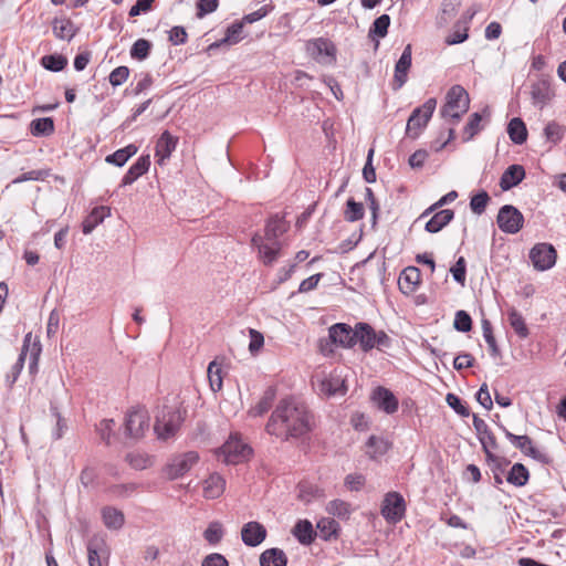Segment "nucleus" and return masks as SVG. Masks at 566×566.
Instances as JSON below:
<instances>
[{
	"label": "nucleus",
	"instance_id": "f257e3e1",
	"mask_svg": "<svg viewBox=\"0 0 566 566\" xmlns=\"http://www.w3.org/2000/svg\"><path fill=\"white\" fill-rule=\"evenodd\" d=\"M312 415L303 402L282 399L273 410L265 430L282 441L301 438L312 430Z\"/></svg>",
	"mask_w": 566,
	"mask_h": 566
},
{
	"label": "nucleus",
	"instance_id": "f03ea898",
	"mask_svg": "<svg viewBox=\"0 0 566 566\" xmlns=\"http://www.w3.org/2000/svg\"><path fill=\"white\" fill-rule=\"evenodd\" d=\"M186 417V409L177 405H164L156 415L154 430L158 439L167 440L176 434Z\"/></svg>",
	"mask_w": 566,
	"mask_h": 566
},
{
	"label": "nucleus",
	"instance_id": "7ed1b4c3",
	"mask_svg": "<svg viewBox=\"0 0 566 566\" xmlns=\"http://www.w3.org/2000/svg\"><path fill=\"white\" fill-rule=\"evenodd\" d=\"M469 104L468 92L461 85H453L447 93L446 103L441 107L440 114L450 124L457 125L469 109Z\"/></svg>",
	"mask_w": 566,
	"mask_h": 566
},
{
	"label": "nucleus",
	"instance_id": "20e7f679",
	"mask_svg": "<svg viewBox=\"0 0 566 566\" xmlns=\"http://www.w3.org/2000/svg\"><path fill=\"white\" fill-rule=\"evenodd\" d=\"M437 106V99L431 97L427 99L421 106L416 107L407 120L406 136L411 139H417L423 128L431 119Z\"/></svg>",
	"mask_w": 566,
	"mask_h": 566
},
{
	"label": "nucleus",
	"instance_id": "39448f33",
	"mask_svg": "<svg viewBox=\"0 0 566 566\" xmlns=\"http://www.w3.org/2000/svg\"><path fill=\"white\" fill-rule=\"evenodd\" d=\"M252 453V448L244 443L237 433L231 434L219 449V455H223V461L227 464H238L247 461Z\"/></svg>",
	"mask_w": 566,
	"mask_h": 566
},
{
	"label": "nucleus",
	"instance_id": "423d86ee",
	"mask_svg": "<svg viewBox=\"0 0 566 566\" xmlns=\"http://www.w3.org/2000/svg\"><path fill=\"white\" fill-rule=\"evenodd\" d=\"M149 428V415L145 408L136 407L130 409L124 422L126 438L138 440L145 436Z\"/></svg>",
	"mask_w": 566,
	"mask_h": 566
},
{
	"label": "nucleus",
	"instance_id": "0eeeda50",
	"mask_svg": "<svg viewBox=\"0 0 566 566\" xmlns=\"http://www.w3.org/2000/svg\"><path fill=\"white\" fill-rule=\"evenodd\" d=\"M306 52L317 63L332 64L336 61V46L326 38H316L306 42Z\"/></svg>",
	"mask_w": 566,
	"mask_h": 566
},
{
	"label": "nucleus",
	"instance_id": "6e6552de",
	"mask_svg": "<svg viewBox=\"0 0 566 566\" xmlns=\"http://www.w3.org/2000/svg\"><path fill=\"white\" fill-rule=\"evenodd\" d=\"M496 223L504 233L515 234L524 226V216L516 207L504 205L497 212Z\"/></svg>",
	"mask_w": 566,
	"mask_h": 566
},
{
	"label": "nucleus",
	"instance_id": "1a4fd4ad",
	"mask_svg": "<svg viewBox=\"0 0 566 566\" xmlns=\"http://www.w3.org/2000/svg\"><path fill=\"white\" fill-rule=\"evenodd\" d=\"M381 515L390 524H397L406 514V501L403 496L396 492H388L381 504Z\"/></svg>",
	"mask_w": 566,
	"mask_h": 566
},
{
	"label": "nucleus",
	"instance_id": "9d476101",
	"mask_svg": "<svg viewBox=\"0 0 566 566\" xmlns=\"http://www.w3.org/2000/svg\"><path fill=\"white\" fill-rule=\"evenodd\" d=\"M528 256L535 270L546 271L555 265L557 251L553 244L541 242L530 250Z\"/></svg>",
	"mask_w": 566,
	"mask_h": 566
},
{
	"label": "nucleus",
	"instance_id": "9b49d317",
	"mask_svg": "<svg viewBox=\"0 0 566 566\" xmlns=\"http://www.w3.org/2000/svg\"><path fill=\"white\" fill-rule=\"evenodd\" d=\"M473 427L486 455V461H495L496 455L492 452L499 448L495 436L490 430L486 422L476 415H473Z\"/></svg>",
	"mask_w": 566,
	"mask_h": 566
},
{
	"label": "nucleus",
	"instance_id": "f8f14e48",
	"mask_svg": "<svg viewBox=\"0 0 566 566\" xmlns=\"http://www.w3.org/2000/svg\"><path fill=\"white\" fill-rule=\"evenodd\" d=\"M199 454L196 451H189L171 460L165 468V474L169 480H176L184 476L197 462Z\"/></svg>",
	"mask_w": 566,
	"mask_h": 566
},
{
	"label": "nucleus",
	"instance_id": "ddd939ff",
	"mask_svg": "<svg viewBox=\"0 0 566 566\" xmlns=\"http://www.w3.org/2000/svg\"><path fill=\"white\" fill-rule=\"evenodd\" d=\"M370 399L379 410L387 415H392L398 410L399 401L397 397L386 387H376L371 392Z\"/></svg>",
	"mask_w": 566,
	"mask_h": 566
},
{
	"label": "nucleus",
	"instance_id": "4468645a",
	"mask_svg": "<svg viewBox=\"0 0 566 566\" xmlns=\"http://www.w3.org/2000/svg\"><path fill=\"white\" fill-rule=\"evenodd\" d=\"M319 390L327 397L336 395H345L348 390L346 384V376L343 375L342 370L334 369L331 375L321 380Z\"/></svg>",
	"mask_w": 566,
	"mask_h": 566
},
{
	"label": "nucleus",
	"instance_id": "2eb2a0df",
	"mask_svg": "<svg viewBox=\"0 0 566 566\" xmlns=\"http://www.w3.org/2000/svg\"><path fill=\"white\" fill-rule=\"evenodd\" d=\"M331 342L344 348L355 346V329L346 323H336L328 328Z\"/></svg>",
	"mask_w": 566,
	"mask_h": 566
},
{
	"label": "nucleus",
	"instance_id": "dca6fc26",
	"mask_svg": "<svg viewBox=\"0 0 566 566\" xmlns=\"http://www.w3.org/2000/svg\"><path fill=\"white\" fill-rule=\"evenodd\" d=\"M412 48L407 44L395 65L394 90L401 88L408 80V72L411 67Z\"/></svg>",
	"mask_w": 566,
	"mask_h": 566
},
{
	"label": "nucleus",
	"instance_id": "f3484780",
	"mask_svg": "<svg viewBox=\"0 0 566 566\" xmlns=\"http://www.w3.org/2000/svg\"><path fill=\"white\" fill-rule=\"evenodd\" d=\"M268 532L263 524L256 521L245 523L241 528L242 542L249 547H256L266 538Z\"/></svg>",
	"mask_w": 566,
	"mask_h": 566
},
{
	"label": "nucleus",
	"instance_id": "a211bd4d",
	"mask_svg": "<svg viewBox=\"0 0 566 566\" xmlns=\"http://www.w3.org/2000/svg\"><path fill=\"white\" fill-rule=\"evenodd\" d=\"M178 144V138L172 136L169 130H164L156 143L155 157L157 164L163 166L170 158Z\"/></svg>",
	"mask_w": 566,
	"mask_h": 566
},
{
	"label": "nucleus",
	"instance_id": "6ab92c4d",
	"mask_svg": "<svg viewBox=\"0 0 566 566\" xmlns=\"http://www.w3.org/2000/svg\"><path fill=\"white\" fill-rule=\"evenodd\" d=\"M421 282V271L417 266H407L399 276L398 286L405 295L412 294Z\"/></svg>",
	"mask_w": 566,
	"mask_h": 566
},
{
	"label": "nucleus",
	"instance_id": "aec40b11",
	"mask_svg": "<svg viewBox=\"0 0 566 566\" xmlns=\"http://www.w3.org/2000/svg\"><path fill=\"white\" fill-rule=\"evenodd\" d=\"M525 169L522 165L514 164L509 166L500 178V187L503 191L511 190L520 185L525 178Z\"/></svg>",
	"mask_w": 566,
	"mask_h": 566
},
{
	"label": "nucleus",
	"instance_id": "412c9836",
	"mask_svg": "<svg viewBox=\"0 0 566 566\" xmlns=\"http://www.w3.org/2000/svg\"><path fill=\"white\" fill-rule=\"evenodd\" d=\"M376 331L365 322L357 323L355 326V344L359 343L363 352L367 353L374 348Z\"/></svg>",
	"mask_w": 566,
	"mask_h": 566
},
{
	"label": "nucleus",
	"instance_id": "4be33fe9",
	"mask_svg": "<svg viewBox=\"0 0 566 566\" xmlns=\"http://www.w3.org/2000/svg\"><path fill=\"white\" fill-rule=\"evenodd\" d=\"M150 167V156L142 155L126 171L124 175L120 186H129L134 184L139 177L145 175Z\"/></svg>",
	"mask_w": 566,
	"mask_h": 566
},
{
	"label": "nucleus",
	"instance_id": "5701e85b",
	"mask_svg": "<svg viewBox=\"0 0 566 566\" xmlns=\"http://www.w3.org/2000/svg\"><path fill=\"white\" fill-rule=\"evenodd\" d=\"M289 229V226L284 219V217L280 214H273L271 216L265 224V240L266 241H273V242H280L279 238L283 235Z\"/></svg>",
	"mask_w": 566,
	"mask_h": 566
},
{
	"label": "nucleus",
	"instance_id": "b1692460",
	"mask_svg": "<svg viewBox=\"0 0 566 566\" xmlns=\"http://www.w3.org/2000/svg\"><path fill=\"white\" fill-rule=\"evenodd\" d=\"M111 216V208L106 206H97L85 217L82 222V231L84 234H90L93 230L102 223L105 218Z\"/></svg>",
	"mask_w": 566,
	"mask_h": 566
},
{
	"label": "nucleus",
	"instance_id": "393cba45",
	"mask_svg": "<svg viewBox=\"0 0 566 566\" xmlns=\"http://www.w3.org/2000/svg\"><path fill=\"white\" fill-rule=\"evenodd\" d=\"M454 218V211L451 209L439 210L427 221L424 230L429 233H438L448 226Z\"/></svg>",
	"mask_w": 566,
	"mask_h": 566
},
{
	"label": "nucleus",
	"instance_id": "a878e982",
	"mask_svg": "<svg viewBox=\"0 0 566 566\" xmlns=\"http://www.w3.org/2000/svg\"><path fill=\"white\" fill-rule=\"evenodd\" d=\"M292 534L300 544L305 546L311 545L317 535L313 524L308 520L297 521L292 530Z\"/></svg>",
	"mask_w": 566,
	"mask_h": 566
},
{
	"label": "nucleus",
	"instance_id": "bb28decb",
	"mask_svg": "<svg viewBox=\"0 0 566 566\" xmlns=\"http://www.w3.org/2000/svg\"><path fill=\"white\" fill-rule=\"evenodd\" d=\"M52 30L55 38L66 41H71L77 32V29L70 18H54L52 21Z\"/></svg>",
	"mask_w": 566,
	"mask_h": 566
},
{
	"label": "nucleus",
	"instance_id": "cd10ccee",
	"mask_svg": "<svg viewBox=\"0 0 566 566\" xmlns=\"http://www.w3.org/2000/svg\"><path fill=\"white\" fill-rule=\"evenodd\" d=\"M316 530L318 532V536L323 541H332L337 539L340 533V525L337 521L332 517H322L316 523Z\"/></svg>",
	"mask_w": 566,
	"mask_h": 566
},
{
	"label": "nucleus",
	"instance_id": "c85d7f7f",
	"mask_svg": "<svg viewBox=\"0 0 566 566\" xmlns=\"http://www.w3.org/2000/svg\"><path fill=\"white\" fill-rule=\"evenodd\" d=\"M226 481L219 473H212L205 480L203 495L206 499H218L224 491Z\"/></svg>",
	"mask_w": 566,
	"mask_h": 566
},
{
	"label": "nucleus",
	"instance_id": "c756f323",
	"mask_svg": "<svg viewBox=\"0 0 566 566\" xmlns=\"http://www.w3.org/2000/svg\"><path fill=\"white\" fill-rule=\"evenodd\" d=\"M531 95L533 104L543 107L553 96L548 81L539 80L533 83Z\"/></svg>",
	"mask_w": 566,
	"mask_h": 566
},
{
	"label": "nucleus",
	"instance_id": "7c9ffc66",
	"mask_svg": "<svg viewBox=\"0 0 566 566\" xmlns=\"http://www.w3.org/2000/svg\"><path fill=\"white\" fill-rule=\"evenodd\" d=\"M390 25V17L386 13L376 18L373 24L369 28L368 36L371 40H376L375 50L379 46V41L377 39H382L387 35L388 29Z\"/></svg>",
	"mask_w": 566,
	"mask_h": 566
},
{
	"label": "nucleus",
	"instance_id": "2f4dec72",
	"mask_svg": "<svg viewBox=\"0 0 566 566\" xmlns=\"http://www.w3.org/2000/svg\"><path fill=\"white\" fill-rule=\"evenodd\" d=\"M507 134L515 145H523L527 140V128L520 117L512 118L507 124Z\"/></svg>",
	"mask_w": 566,
	"mask_h": 566
},
{
	"label": "nucleus",
	"instance_id": "473e14b6",
	"mask_svg": "<svg viewBox=\"0 0 566 566\" xmlns=\"http://www.w3.org/2000/svg\"><path fill=\"white\" fill-rule=\"evenodd\" d=\"M260 565L261 566H286L287 565V556L281 548H277V547L268 548L260 555Z\"/></svg>",
	"mask_w": 566,
	"mask_h": 566
},
{
	"label": "nucleus",
	"instance_id": "72a5a7b5",
	"mask_svg": "<svg viewBox=\"0 0 566 566\" xmlns=\"http://www.w3.org/2000/svg\"><path fill=\"white\" fill-rule=\"evenodd\" d=\"M137 151L138 147L134 144H129L107 155L105 161L116 167H123Z\"/></svg>",
	"mask_w": 566,
	"mask_h": 566
},
{
	"label": "nucleus",
	"instance_id": "f704fd0d",
	"mask_svg": "<svg viewBox=\"0 0 566 566\" xmlns=\"http://www.w3.org/2000/svg\"><path fill=\"white\" fill-rule=\"evenodd\" d=\"M102 518L105 526L109 530H119L125 523L124 513L113 506L102 509Z\"/></svg>",
	"mask_w": 566,
	"mask_h": 566
},
{
	"label": "nucleus",
	"instance_id": "c9c22d12",
	"mask_svg": "<svg viewBox=\"0 0 566 566\" xmlns=\"http://www.w3.org/2000/svg\"><path fill=\"white\" fill-rule=\"evenodd\" d=\"M528 480L530 472L527 468L522 463L513 464L506 475V481L517 488L526 485Z\"/></svg>",
	"mask_w": 566,
	"mask_h": 566
},
{
	"label": "nucleus",
	"instance_id": "e433bc0d",
	"mask_svg": "<svg viewBox=\"0 0 566 566\" xmlns=\"http://www.w3.org/2000/svg\"><path fill=\"white\" fill-rule=\"evenodd\" d=\"M483 114L490 115L489 108L485 107L482 113L475 112L470 115L469 120L463 129V140L468 142L472 139L481 129V122L483 119Z\"/></svg>",
	"mask_w": 566,
	"mask_h": 566
},
{
	"label": "nucleus",
	"instance_id": "4c0bfd02",
	"mask_svg": "<svg viewBox=\"0 0 566 566\" xmlns=\"http://www.w3.org/2000/svg\"><path fill=\"white\" fill-rule=\"evenodd\" d=\"M30 133L35 137H46L54 133V120L51 117L35 118L30 123Z\"/></svg>",
	"mask_w": 566,
	"mask_h": 566
},
{
	"label": "nucleus",
	"instance_id": "58836bf2",
	"mask_svg": "<svg viewBox=\"0 0 566 566\" xmlns=\"http://www.w3.org/2000/svg\"><path fill=\"white\" fill-rule=\"evenodd\" d=\"M462 0H443L440 13L437 18L439 25L448 24L458 13Z\"/></svg>",
	"mask_w": 566,
	"mask_h": 566
},
{
	"label": "nucleus",
	"instance_id": "ea45409f",
	"mask_svg": "<svg viewBox=\"0 0 566 566\" xmlns=\"http://www.w3.org/2000/svg\"><path fill=\"white\" fill-rule=\"evenodd\" d=\"M276 390L273 387H269L260 401L249 410V415L252 417H260L268 412L275 399Z\"/></svg>",
	"mask_w": 566,
	"mask_h": 566
},
{
	"label": "nucleus",
	"instance_id": "a19ab883",
	"mask_svg": "<svg viewBox=\"0 0 566 566\" xmlns=\"http://www.w3.org/2000/svg\"><path fill=\"white\" fill-rule=\"evenodd\" d=\"M326 512L342 521H347L350 517L353 509L350 503L336 499L327 503Z\"/></svg>",
	"mask_w": 566,
	"mask_h": 566
},
{
	"label": "nucleus",
	"instance_id": "79ce46f5",
	"mask_svg": "<svg viewBox=\"0 0 566 566\" xmlns=\"http://www.w3.org/2000/svg\"><path fill=\"white\" fill-rule=\"evenodd\" d=\"M507 318L511 327L520 338L525 339L528 337L530 329L525 323L524 317L517 310L511 308L507 312Z\"/></svg>",
	"mask_w": 566,
	"mask_h": 566
},
{
	"label": "nucleus",
	"instance_id": "37998d69",
	"mask_svg": "<svg viewBox=\"0 0 566 566\" xmlns=\"http://www.w3.org/2000/svg\"><path fill=\"white\" fill-rule=\"evenodd\" d=\"M482 332L483 337L488 344L489 353L493 358H502V352L496 343L495 336L493 334V327L489 319H482Z\"/></svg>",
	"mask_w": 566,
	"mask_h": 566
},
{
	"label": "nucleus",
	"instance_id": "c03bdc74",
	"mask_svg": "<svg viewBox=\"0 0 566 566\" xmlns=\"http://www.w3.org/2000/svg\"><path fill=\"white\" fill-rule=\"evenodd\" d=\"M207 374L211 390L214 392L221 390L223 385V377L221 365L217 361V359L209 364Z\"/></svg>",
	"mask_w": 566,
	"mask_h": 566
},
{
	"label": "nucleus",
	"instance_id": "a18cd8bd",
	"mask_svg": "<svg viewBox=\"0 0 566 566\" xmlns=\"http://www.w3.org/2000/svg\"><path fill=\"white\" fill-rule=\"evenodd\" d=\"M281 243L266 241L259 250V255L265 265H271L279 256Z\"/></svg>",
	"mask_w": 566,
	"mask_h": 566
},
{
	"label": "nucleus",
	"instance_id": "49530a36",
	"mask_svg": "<svg viewBox=\"0 0 566 566\" xmlns=\"http://www.w3.org/2000/svg\"><path fill=\"white\" fill-rule=\"evenodd\" d=\"M365 210L361 202L356 201L354 198H348L344 211V218L348 222H356L364 218Z\"/></svg>",
	"mask_w": 566,
	"mask_h": 566
},
{
	"label": "nucleus",
	"instance_id": "de8ad7c7",
	"mask_svg": "<svg viewBox=\"0 0 566 566\" xmlns=\"http://www.w3.org/2000/svg\"><path fill=\"white\" fill-rule=\"evenodd\" d=\"M41 65L51 72H60L67 65V59L62 54H48L42 56Z\"/></svg>",
	"mask_w": 566,
	"mask_h": 566
},
{
	"label": "nucleus",
	"instance_id": "09e8293b",
	"mask_svg": "<svg viewBox=\"0 0 566 566\" xmlns=\"http://www.w3.org/2000/svg\"><path fill=\"white\" fill-rule=\"evenodd\" d=\"M153 43L146 39H138L130 48V56L137 61L146 60L151 52Z\"/></svg>",
	"mask_w": 566,
	"mask_h": 566
},
{
	"label": "nucleus",
	"instance_id": "8fccbe9b",
	"mask_svg": "<svg viewBox=\"0 0 566 566\" xmlns=\"http://www.w3.org/2000/svg\"><path fill=\"white\" fill-rule=\"evenodd\" d=\"M491 200L490 195L485 190H479L470 199V209L475 214H482Z\"/></svg>",
	"mask_w": 566,
	"mask_h": 566
},
{
	"label": "nucleus",
	"instance_id": "3c124183",
	"mask_svg": "<svg viewBox=\"0 0 566 566\" xmlns=\"http://www.w3.org/2000/svg\"><path fill=\"white\" fill-rule=\"evenodd\" d=\"M499 427L504 432L505 437L510 440V442L516 449H520L524 454H526L527 448L533 447L532 439L528 436H516L509 431L503 424H499Z\"/></svg>",
	"mask_w": 566,
	"mask_h": 566
},
{
	"label": "nucleus",
	"instance_id": "603ef678",
	"mask_svg": "<svg viewBox=\"0 0 566 566\" xmlns=\"http://www.w3.org/2000/svg\"><path fill=\"white\" fill-rule=\"evenodd\" d=\"M224 535L222 524L220 522H211L203 532V538L210 545H218Z\"/></svg>",
	"mask_w": 566,
	"mask_h": 566
},
{
	"label": "nucleus",
	"instance_id": "864d4df0",
	"mask_svg": "<svg viewBox=\"0 0 566 566\" xmlns=\"http://www.w3.org/2000/svg\"><path fill=\"white\" fill-rule=\"evenodd\" d=\"M544 135L547 142L557 144L564 138L565 127L555 120H551L544 128Z\"/></svg>",
	"mask_w": 566,
	"mask_h": 566
},
{
	"label": "nucleus",
	"instance_id": "5fc2aeb1",
	"mask_svg": "<svg viewBox=\"0 0 566 566\" xmlns=\"http://www.w3.org/2000/svg\"><path fill=\"white\" fill-rule=\"evenodd\" d=\"M243 21H234L231 23L226 30V36L222 42H227L230 44L239 43L243 39Z\"/></svg>",
	"mask_w": 566,
	"mask_h": 566
},
{
	"label": "nucleus",
	"instance_id": "6e6d98bb",
	"mask_svg": "<svg viewBox=\"0 0 566 566\" xmlns=\"http://www.w3.org/2000/svg\"><path fill=\"white\" fill-rule=\"evenodd\" d=\"M104 542L98 538H92L87 543V558L90 566H102L99 549Z\"/></svg>",
	"mask_w": 566,
	"mask_h": 566
},
{
	"label": "nucleus",
	"instance_id": "4d7b16f0",
	"mask_svg": "<svg viewBox=\"0 0 566 566\" xmlns=\"http://www.w3.org/2000/svg\"><path fill=\"white\" fill-rule=\"evenodd\" d=\"M323 495V490L310 483H301L298 485V499L303 502H311L315 497Z\"/></svg>",
	"mask_w": 566,
	"mask_h": 566
},
{
	"label": "nucleus",
	"instance_id": "13d9d810",
	"mask_svg": "<svg viewBox=\"0 0 566 566\" xmlns=\"http://www.w3.org/2000/svg\"><path fill=\"white\" fill-rule=\"evenodd\" d=\"M472 318L464 310H459L454 315L453 327L461 333H468L472 329Z\"/></svg>",
	"mask_w": 566,
	"mask_h": 566
},
{
	"label": "nucleus",
	"instance_id": "bf43d9fd",
	"mask_svg": "<svg viewBox=\"0 0 566 566\" xmlns=\"http://www.w3.org/2000/svg\"><path fill=\"white\" fill-rule=\"evenodd\" d=\"M447 403L461 417L470 416L469 406L455 394H448L446 397Z\"/></svg>",
	"mask_w": 566,
	"mask_h": 566
},
{
	"label": "nucleus",
	"instance_id": "052dcab7",
	"mask_svg": "<svg viewBox=\"0 0 566 566\" xmlns=\"http://www.w3.org/2000/svg\"><path fill=\"white\" fill-rule=\"evenodd\" d=\"M453 280L460 285L464 286L467 277V262L463 256H460L455 263L450 268Z\"/></svg>",
	"mask_w": 566,
	"mask_h": 566
},
{
	"label": "nucleus",
	"instance_id": "680f3d73",
	"mask_svg": "<svg viewBox=\"0 0 566 566\" xmlns=\"http://www.w3.org/2000/svg\"><path fill=\"white\" fill-rule=\"evenodd\" d=\"M129 73H130V71L127 66H125V65L117 66L116 69H114L111 72V74L108 76L111 85L114 87L122 85L123 83H125L127 81Z\"/></svg>",
	"mask_w": 566,
	"mask_h": 566
},
{
	"label": "nucleus",
	"instance_id": "e2e57ef3",
	"mask_svg": "<svg viewBox=\"0 0 566 566\" xmlns=\"http://www.w3.org/2000/svg\"><path fill=\"white\" fill-rule=\"evenodd\" d=\"M218 7L219 0H198L196 3V15L197 18L202 19L207 14L214 12Z\"/></svg>",
	"mask_w": 566,
	"mask_h": 566
},
{
	"label": "nucleus",
	"instance_id": "0e129e2a",
	"mask_svg": "<svg viewBox=\"0 0 566 566\" xmlns=\"http://www.w3.org/2000/svg\"><path fill=\"white\" fill-rule=\"evenodd\" d=\"M114 426L115 421L113 419H103L96 426V431L99 434L101 440L104 441L106 444H109V439Z\"/></svg>",
	"mask_w": 566,
	"mask_h": 566
},
{
	"label": "nucleus",
	"instance_id": "69168bd1",
	"mask_svg": "<svg viewBox=\"0 0 566 566\" xmlns=\"http://www.w3.org/2000/svg\"><path fill=\"white\" fill-rule=\"evenodd\" d=\"M489 463H492V472L494 474V484L499 486L503 483L502 474L505 471V467L510 463L506 459H501L496 455L495 461H488Z\"/></svg>",
	"mask_w": 566,
	"mask_h": 566
},
{
	"label": "nucleus",
	"instance_id": "338daca9",
	"mask_svg": "<svg viewBox=\"0 0 566 566\" xmlns=\"http://www.w3.org/2000/svg\"><path fill=\"white\" fill-rule=\"evenodd\" d=\"M168 40L174 45L185 44L188 40V34L186 32V29L180 25L172 27L170 29V31L168 32Z\"/></svg>",
	"mask_w": 566,
	"mask_h": 566
},
{
	"label": "nucleus",
	"instance_id": "774afa93",
	"mask_svg": "<svg viewBox=\"0 0 566 566\" xmlns=\"http://www.w3.org/2000/svg\"><path fill=\"white\" fill-rule=\"evenodd\" d=\"M201 566H229V562L222 554L211 553L202 559Z\"/></svg>",
	"mask_w": 566,
	"mask_h": 566
}]
</instances>
